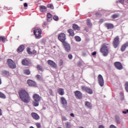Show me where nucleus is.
<instances>
[{
	"label": "nucleus",
	"mask_w": 128,
	"mask_h": 128,
	"mask_svg": "<svg viewBox=\"0 0 128 128\" xmlns=\"http://www.w3.org/2000/svg\"><path fill=\"white\" fill-rule=\"evenodd\" d=\"M18 94L22 102H24L25 104H28L30 102V97L26 90H22L19 92Z\"/></svg>",
	"instance_id": "1"
},
{
	"label": "nucleus",
	"mask_w": 128,
	"mask_h": 128,
	"mask_svg": "<svg viewBox=\"0 0 128 128\" xmlns=\"http://www.w3.org/2000/svg\"><path fill=\"white\" fill-rule=\"evenodd\" d=\"M34 101L32 102V104L34 106H38L39 102L42 100V97L38 94H34L33 95Z\"/></svg>",
	"instance_id": "2"
},
{
	"label": "nucleus",
	"mask_w": 128,
	"mask_h": 128,
	"mask_svg": "<svg viewBox=\"0 0 128 128\" xmlns=\"http://www.w3.org/2000/svg\"><path fill=\"white\" fill-rule=\"evenodd\" d=\"M100 52L103 54L104 56H108L110 52V50H108V46H106V44H104L101 47Z\"/></svg>",
	"instance_id": "3"
},
{
	"label": "nucleus",
	"mask_w": 128,
	"mask_h": 128,
	"mask_svg": "<svg viewBox=\"0 0 128 128\" xmlns=\"http://www.w3.org/2000/svg\"><path fill=\"white\" fill-rule=\"evenodd\" d=\"M34 34L36 36V38H42V29L38 28H34Z\"/></svg>",
	"instance_id": "4"
},
{
	"label": "nucleus",
	"mask_w": 128,
	"mask_h": 128,
	"mask_svg": "<svg viewBox=\"0 0 128 128\" xmlns=\"http://www.w3.org/2000/svg\"><path fill=\"white\" fill-rule=\"evenodd\" d=\"M120 36H116L113 40L112 44L114 48H116L120 46Z\"/></svg>",
	"instance_id": "5"
},
{
	"label": "nucleus",
	"mask_w": 128,
	"mask_h": 128,
	"mask_svg": "<svg viewBox=\"0 0 128 128\" xmlns=\"http://www.w3.org/2000/svg\"><path fill=\"white\" fill-rule=\"evenodd\" d=\"M58 39L62 44L64 42H66V34L64 33H60L58 35Z\"/></svg>",
	"instance_id": "6"
},
{
	"label": "nucleus",
	"mask_w": 128,
	"mask_h": 128,
	"mask_svg": "<svg viewBox=\"0 0 128 128\" xmlns=\"http://www.w3.org/2000/svg\"><path fill=\"white\" fill-rule=\"evenodd\" d=\"M7 64L10 68H16V63L12 59L8 60Z\"/></svg>",
	"instance_id": "7"
},
{
	"label": "nucleus",
	"mask_w": 128,
	"mask_h": 128,
	"mask_svg": "<svg viewBox=\"0 0 128 128\" xmlns=\"http://www.w3.org/2000/svg\"><path fill=\"white\" fill-rule=\"evenodd\" d=\"M81 88L83 92H86L90 94H93L92 90L88 86H82Z\"/></svg>",
	"instance_id": "8"
},
{
	"label": "nucleus",
	"mask_w": 128,
	"mask_h": 128,
	"mask_svg": "<svg viewBox=\"0 0 128 128\" xmlns=\"http://www.w3.org/2000/svg\"><path fill=\"white\" fill-rule=\"evenodd\" d=\"M64 48L67 52H70L71 48H70V44L68 43V42H64V43H62Z\"/></svg>",
	"instance_id": "9"
},
{
	"label": "nucleus",
	"mask_w": 128,
	"mask_h": 128,
	"mask_svg": "<svg viewBox=\"0 0 128 128\" xmlns=\"http://www.w3.org/2000/svg\"><path fill=\"white\" fill-rule=\"evenodd\" d=\"M114 66L115 68L119 70H122L123 68L122 64L120 62H116L114 63Z\"/></svg>",
	"instance_id": "10"
},
{
	"label": "nucleus",
	"mask_w": 128,
	"mask_h": 128,
	"mask_svg": "<svg viewBox=\"0 0 128 128\" xmlns=\"http://www.w3.org/2000/svg\"><path fill=\"white\" fill-rule=\"evenodd\" d=\"M22 66H28L32 64L26 58H25L22 60Z\"/></svg>",
	"instance_id": "11"
},
{
	"label": "nucleus",
	"mask_w": 128,
	"mask_h": 128,
	"mask_svg": "<svg viewBox=\"0 0 128 128\" xmlns=\"http://www.w3.org/2000/svg\"><path fill=\"white\" fill-rule=\"evenodd\" d=\"M104 26L108 30H112L114 28V26L112 23H105Z\"/></svg>",
	"instance_id": "12"
},
{
	"label": "nucleus",
	"mask_w": 128,
	"mask_h": 128,
	"mask_svg": "<svg viewBox=\"0 0 128 128\" xmlns=\"http://www.w3.org/2000/svg\"><path fill=\"white\" fill-rule=\"evenodd\" d=\"M74 94L76 98H78L79 100L82 98V92H80L76 90L74 92Z\"/></svg>",
	"instance_id": "13"
},
{
	"label": "nucleus",
	"mask_w": 128,
	"mask_h": 128,
	"mask_svg": "<svg viewBox=\"0 0 128 128\" xmlns=\"http://www.w3.org/2000/svg\"><path fill=\"white\" fill-rule=\"evenodd\" d=\"M48 64L50 66H52V68H56V62H54L52 60H48Z\"/></svg>",
	"instance_id": "14"
},
{
	"label": "nucleus",
	"mask_w": 128,
	"mask_h": 128,
	"mask_svg": "<svg viewBox=\"0 0 128 128\" xmlns=\"http://www.w3.org/2000/svg\"><path fill=\"white\" fill-rule=\"evenodd\" d=\"M27 83L30 86H36V83L34 80H28Z\"/></svg>",
	"instance_id": "15"
},
{
	"label": "nucleus",
	"mask_w": 128,
	"mask_h": 128,
	"mask_svg": "<svg viewBox=\"0 0 128 128\" xmlns=\"http://www.w3.org/2000/svg\"><path fill=\"white\" fill-rule=\"evenodd\" d=\"M32 116L34 118V120H40V116L36 112H32L31 114Z\"/></svg>",
	"instance_id": "16"
},
{
	"label": "nucleus",
	"mask_w": 128,
	"mask_h": 128,
	"mask_svg": "<svg viewBox=\"0 0 128 128\" xmlns=\"http://www.w3.org/2000/svg\"><path fill=\"white\" fill-rule=\"evenodd\" d=\"M128 46V42L122 45L120 48L121 52H124V50H126V48Z\"/></svg>",
	"instance_id": "17"
},
{
	"label": "nucleus",
	"mask_w": 128,
	"mask_h": 128,
	"mask_svg": "<svg viewBox=\"0 0 128 128\" xmlns=\"http://www.w3.org/2000/svg\"><path fill=\"white\" fill-rule=\"evenodd\" d=\"M61 103L63 106H66V104H68V102L66 101V100L64 97H61Z\"/></svg>",
	"instance_id": "18"
},
{
	"label": "nucleus",
	"mask_w": 128,
	"mask_h": 128,
	"mask_svg": "<svg viewBox=\"0 0 128 128\" xmlns=\"http://www.w3.org/2000/svg\"><path fill=\"white\" fill-rule=\"evenodd\" d=\"M24 46L21 45L18 48L17 50V52H24Z\"/></svg>",
	"instance_id": "19"
},
{
	"label": "nucleus",
	"mask_w": 128,
	"mask_h": 128,
	"mask_svg": "<svg viewBox=\"0 0 128 128\" xmlns=\"http://www.w3.org/2000/svg\"><path fill=\"white\" fill-rule=\"evenodd\" d=\"M68 32L69 34V36H74V30L72 29L68 30Z\"/></svg>",
	"instance_id": "20"
},
{
	"label": "nucleus",
	"mask_w": 128,
	"mask_h": 128,
	"mask_svg": "<svg viewBox=\"0 0 128 128\" xmlns=\"http://www.w3.org/2000/svg\"><path fill=\"white\" fill-rule=\"evenodd\" d=\"M47 20L48 22H50L52 20V15L50 13H48L47 15Z\"/></svg>",
	"instance_id": "21"
},
{
	"label": "nucleus",
	"mask_w": 128,
	"mask_h": 128,
	"mask_svg": "<svg viewBox=\"0 0 128 128\" xmlns=\"http://www.w3.org/2000/svg\"><path fill=\"white\" fill-rule=\"evenodd\" d=\"M58 94H60V96H64V89L62 88H59L58 90Z\"/></svg>",
	"instance_id": "22"
},
{
	"label": "nucleus",
	"mask_w": 128,
	"mask_h": 128,
	"mask_svg": "<svg viewBox=\"0 0 128 128\" xmlns=\"http://www.w3.org/2000/svg\"><path fill=\"white\" fill-rule=\"evenodd\" d=\"M72 28L74 30H80V28L76 24H73Z\"/></svg>",
	"instance_id": "23"
},
{
	"label": "nucleus",
	"mask_w": 128,
	"mask_h": 128,
	"mask_svg": "<svg viewBox=\"0 0 128 128\" xmlns=\"http://www.w3.org/2000/svg\"><path fill=\"white\" fill-rule=\"evenodd\" d=\"M40 10L42 12H46V7L44 6H40Z\"/></svg>",
	"instance_id": "24"
},
{
	"label": "nucleus",
	"mask_w": 128,
	"mask_h": 128,
	"mask_svg": "<svg viewBox=\"0 0 128 128\" xmlns=\"http://www.w3.org/2000/svg\"><path fill=\"white\" fill-rule=\"evenodd\" d=\"M115 120L116 124H120V116H115Z\"/></svg>",
	"instance_id": "25"
},
{
	"label": "nucleus",
	"mask_w": 128,
	"mask_h": 128,
	"mask_svg": "<svg viewBox=\"0 0 128 128\" xmlns=\"http://www.w3.org/2000/svg\"><path fill=\"white\" fill-rule=\"evenodd\" d=\"M85 106L89 108H92V104L88 101L85 102Z\"/></svg>",
	"instance_id": "26"
},
{
	"label": "nucleus",
	"mask_w": 128,
	"mask_h": 128,
	"mask_svg": "<svg viewBox=\"0 0 128 128\" xmlns=\"http://www.w3.org/2000/svg\"><path fill=\"white\" fill-rule=\"evenodd\" d=\"M64 124L66 128H72V124H70V122H66L64 123Z\"/></svg>",
	"instance_id": "27"
},
{
	"label": "nucleus",
	"mask_w": 128,
	"mask_h": 128,
	"mask_svg": "<svg viewBox=\"0 0 128 128\" xmlns=\"http://www.w3.org/2000/svg\"><path fill=\"white\" fill-rule=\"evenodd\" d=\"M36 68L38 70H40V72H44V68H42V66L40 65H38L36 66Z\"/></svg>",
	"instance_id": "28"
},
{
	"label": "nucleus",
	"mask_w": 128,
	"mask_h": 128,
	"mask_svg": "<svg viewBox=\"0 0 128 128\" xmlns=\"http://www.w3.org/2000/svg\"><path fill=\"white\" fill-rule=\"evenodd\" d=\"M87 26H92V22H90V20L88 19L86 21Z\"/></svg>",
	"instance_id": "29"
},
{
	"label": "nucleus",
	"mask_w": 128,
	"mask_h": 128,
	"mask_svg": "<svg viewBox=\"0 0 128 128\" xmlns=\"http://www.w3.org/2000/svg\"><path fill=\"white\" fill-rule=\"evenodd\" d=\"M3 76H10V72L6 70L2 72Z\"/></svg>",
	"instance_id": "30"
},
{
	"label": "nucleus",
	"mask_w": 128,
	"mask_h": 128,
	"mask_svg": "<svg viewBox=\"0 0 128 128\" xmlns=\"http://www.w3.org/2000/svg\"><path fill=\"white\" fill-rule=\"evenodd\" d=\"M24 74H26L27 76H28L30 74V70H24Z\"/></svg>",
	"instance_id": "31"
},
{
	"label": "nucleus",
	"mask_w": 128,
	"mask_h": 128,
	"mask_svg": "<svg viewBox=\"0 0 128 128\" xmlns=\"http://www.w3.org/2000/svg\"><path fill=\"white\" fill-rule=\"evenodd\" d=\"M98 84L100 86H104V80H99Z\"/></svg>",
	"instance_id": "32"
},
{
	"label": "nucleus",
	"mask_w": 128,
	"mask_h": 128,
	"mask_svg": "<svg viewBox=\"0 0 128 128\" xmlns=\"http://www.w3.org/2000/svg\"><path fill=\"white\" fill-rule=\"evenodd\" d=\"M0 98H6V96L2 92H0Z\"/></svg>",
	"instance_id": "33"
},
{
	"label": "nucleus",
	"mask_w": 128,
	"mask_h": 128,
	"mask_svg": "<svg viewBox=\"0 0 128 128\" xmlns=\"http://www.w3.org/2000/svg\"><path fill=\"white\" fill-rule=\"evenodd\" d=\"M74 38H75L76 42H80V40H82V39L78 36H75Z\"/></svg>",
	"instance_id": "34"
},
{
	"label": "nucleus",
	"mask_w": 128,
	"mask_h": 128,
	"mask_svg": "<svg viewBox=\"0 0 128 128\" xmlns=\"http://www.w3.org/2000/svg\"><path fill=\"white\" fill-rule=\"evenodd\" d=\"M119 16L120 15L118 14H114L112 15V18H118Z\"/></svg>",
	"instance_id": "35"
},
{
	"label": "nucleus",
	"mask_w": 128,
	"mask_h": 128,
	"mask_svg": "<svg viewBox=\"0 0 128 128\" xmlns=\"http://www.w3.org/2000/svg\"><path fill=\"white\" fill-rule=\"evenodd\" d=\"M98 80H104V78H102V76L101 74H99L98 76Z\"/></svg>",
	"instance_id": "36"
},
{
	"label": "nucleus",
	"mask_w": 128,
	"mask_h": 128,
	"mask_svg": "<svg viewBox=\"0 0 128 128\" xmlns=\"http://www.w3.org/2000/svg\"><path fill=\"white\" fill-rule=\"evenodd\" d=\"M48 8H51V10H54V5L52 4H48Z\"/></svg>",
	"instance_id": "37"
},
{
	"label": "nucleus",
	"mask_w": 128,
	"mask_h": 128,
	"mask_svg": "<svg viewBox=\"0 0 128 128\" xmlns=\"http://www.w3.org/2000/svg\"><path fill=\"white\" fill-rule=\"evenodd\" d=\"M0 40H2V42H6V38H4V37L0 36Z\"/></svg>",
	"instance_id": "38"
},
{
	"label": "nucleus",
	"mask_w": 128,
	"mask_h": 128,
	"mask_svg": "<svg viewBox=\"0 0 128 128\" xmlns=\"http://www.w3.org/2000/svg\"><path fill=\"white\" fill-rule=\"evenodd\" d=\"M26 52H28V54H32V52L30 51V48H27Z\"/></svg>",
	"instance_id": "39"
},
{
	"label": "nucleus",
	"mask_w": 128,
	"mask_h": 128,
	"mask_svg": "<svg viewBox=\"0 0 128 128\" xmlns=\"http://www.w3.org/2000/svg\"><path fill=\"white\" fill-rule=\"evenodd\" d=\"M63 64H64V60H60L59 62V66H62Z\"/></svg>",
	"instance_id": "40"
},
{
	"label": "nucleus",
	"mask_w": 128,
	"mask_h": 128,
	"mask_svg": "<svg viewBox=\"0 0 128 128\" xmlns=\"http://www.w3.org/2000/svg\"><path fill=\"white\" fill-rule=\"evenodd\" d=\"M53 19L54 20H58V16H54L53 17Z\"/></svg>",
	"instance_id": "41"
},
{
	"label": "nucleus",
	"mask_w": 128,
	"mask_h": 128,
	"mask_svg": "<svg viewBox=\"0 0 128 128\" xmlns=\"http://www.w3.org/2000/svg\"><path fill=\"white\" fill-rule=\"evenodd\" d=\"M36 78L37 80H42V76L39 74L36 75Z\"/></svg>",
	"instance_id": "42"
},
{
	"label": "nucleus",
	"mask_w": 128,
	"mask_h": 128,
	"mask_svg": "<svg viewBox=\"0 0 128 128\" xmlns=\"http://www.w3.org/2000/svg\"><path fill=\"white\" fill-rule=\"evenodd\" d=\"M118 2H120V4H124V0H119L118 1Z\"/></svg>",
	"instance_id": "43"
},
{
	"label": "nucleus",
	"mask_w": 128,
	"mask_h": 128,
	"mask_svg": "<svg viewBox=\"0 0 128 128\" xmlns=\"http://www.w3.org/2000/svg\"><path fill=\"white\" fill-rule=\"evenodd\" d=\"M62 120H64V121H66L68 120V118H66V117L64 116H62Z\"/></svg>",
	"instance_id": "44"
},
{
	"label": "nucleus",
	"mask_w": 128,
	"mask_h": 128,
	"mask_svg": "<svg viewBox=\"0 0 128 128\" xmlns=\"http://www.w3.org/2000/svg\"><path fill=\"white\" fill-rule=\"evenodd\" d=\"M32 54H36V50H34L32 52Z\"/></svg>",
	"instance_id": "45"
},
{
	"label": "nucleus",
	"mask_w": 128,
	"mask_h": 128,
	"mask_svg": "<svg viewBox=\"0 0 128 128\" xmlns=\"http://www.w3.org/2000/svg\"><path fill=\"white\" fill-rule=\"evenodd\" d=\"M48 90L50 96H54V94H52V90L51 89H49Z\"/></svg>",
	"instance_id": "46"
},
{
	"label": "nucleus",
	"mask_w": 128,
	"mask_h": 128,
	"mask_svg": "<svg viewBox=\"0 0 128 128\" xmlns=\"http://www.w3.org/2000/svg\"><path fill=\"white\" fill-rule=\"evenodd\" d=\"M68 58L70 60H72V54H69L68 55Z\"/></svg>",
	"instance_id": "47"
},
{
	"label": "nucleus",
	"mask_w": 128,
	"mask_h": 128,
	"mask_svg": "<svg viewBox=\"0 0 128 128\" xmlns=\"http://www.w3.org/2000/svg\"><path fill=\"white\" fill-rule=\"evenodd\" d=\"M36 126H37L38 128H40V123H36Z\"/></svg>",
	"instance_id": "48"
},
{
	"label": "nucleus",
	"mask_w": 128,
	"mask_h": 128,
	"mask_svg": "<svg viewBox=\"0 0 128 128\" xmlns=\"http://www.w3.org/2000/svg\"><path fill=\"white\" fill-rule=\"evenodd\" d=\"M122 114H128V110H126V111H122Z\"/></svg>",
	"instance_id": "49"
},
{
	"label": "nucleus",
	"mask_w": 128,
	"mask_h": 128,
	"mask_svg": "<svg viewBox=\"0 0 128 128\" xmlns=\"http://www.w3.org/2000/svg\"><path fill=\"white\" fill-rule=\"evenodd\" d=\"M110 128H116V126H114V125L112 124L110 126Z\"/></svg>",
	"instance_id": "50"
},
{
	"label": "nucleus",
	"mask_w": 128,
	"mask_h": 128,
	"mask_svg": "<svg viewBox=\"0 0 128 128\" xmlns=\"http://www.w3.org/2000/svg\"><path fill=\"white\" fill-rule=\"evenodd\" d=\"M24 8H28V3H24Z\"/></svg>",
	"instance_id": "51"
},
{
	"label": "nucleus",
	"mask_w": 128,
	"mask_h": 128,
	"mask_svg": "<svg viewBox=\"0 0 128 128\" xmlns=\"http://www.w3.org/2000/svg\"><path fill=\"white\" fill-rule=\"evenodd\" d=\"M70 116H72V118H74V113H71Z\"/></svg>",
	"instance_id": "52"
},
{
	"label": "nucleus",
	"mask_w": 128,
	"mask_h": 128,
	"mask_svg": "<svg viewBox=\"0 0 128 128\" xmlns=\"http://www.w3.org/2000/svg\"><path fill=\"white\" fill-rule=\"evenodd\" d=\"M99 22H100L101 24L104 22V19H100L99 21Z\"/></svg>",
	"instance_id": "53"
},
{
	"label": "nucleus",
	"mask_w": 128,
	"mask_h": 128,
	"mask_svg": "<svg viewBox=\"0 0 128 128\" xmlns=\"http://www.w3.org/2000/svg\"><path fill=\"white\" fill-rule=\"evenodd\" d=\"M96 52H94L92 53V56H96Z\"/></svg>",
	"instance_id": "54"
},
{
	"label": "nucleus",
	"mask_w": 128,
	"mask_h": 128,
	"mask_svg": "<svg viewBox=\"0 0 128 128\" xmlns=\"http://www.w3.org/2000/svg\"><path fill=\"white\" fill-rule=\"evenodd\" d=\"M0 116H2V111L1 108H0Z\"/></svg>",
	"instance_id": "55"
},
{
	"label": "nucleus",
	"mask_w": 128,
	"mask_h": 128,
	"mask_svg": "<svg viewBox=\"0 0 128 128\" xmlns=\"http://www.w3.org/2000/svg\"><path fill=\"white\" fill-rule=\"evenodd\" d=\"M98 128H104V127L102 125H100Z\"/></svg>",
	"instance_id": "56"
},
{
	"label": "nucleus",
	"mask_w": 128,
	"mask_h": 128,
	"mask_svg": "<svg viewBox=\"0 0 128 128\" xmlns=\"http://www.w3.org/2000/svg\"><path fill=\"white\" fill-rule=\"evenodd\" d=\"M96 16H100V14L99 13H96Z\"/></svg>",
	"instance_id": "57"
},
{
	"label": "nucleus",
	"mask_w": 128,
	"mask_h": 128,
	"mask_svg": "<svg viewBox=\"0 0 128 128\" xmlns=\"http://www.w3.org/2000/svg\"><path fill=\"white\" fill-rule=\"evenodd\" d=\"M0 84H2V80H0Z\"/></svg>",
	"instance_id": "58"
},
{
	"label": "nucleus",
	"mask_w": 128,
	"mask_h": 128,
	"mask_svg": "<svg viewBox=\"0 0 128 128\" xmlns=\"http://www.w3.org/2000/svg\"><path fill=\"white\" fill-rule=\"evenodd\" d=\"M80 128H84L83 126H80Z\"/></svg>",
	"instance_id": "59"
},
{
	"label": "nucleus",
	"mask_w": 128,
	"mask_h": 128,
	"mask_svg": "<svg viewBox=\"0 0 128 128\" xmlns=\"http://www.w3.org/2000/svg\"><path fill=\"white\" fill-rule=\"evenodd\" d=\"M126 2L127 4H128V0H126Z\"/></svg>",
	"instance_id": "60"
},
{
	"label": "nucleus",
	"mask_w": 128,
	"mask_h": 128,
	"mask_svg": "<svg viewBox=\"0 0 128 128\" xmlns=\"http://www.w3.org/2000/svg\"><path fill=\"white\" fill-rule=\"evenodd\" d=\"M20 0V2H22V0Z\"/></svg>",
	"instance_id": "61"
},
{
	"label": "nucleus",
	"mask_w": 128,
	"mask_h": 128,
	"mask_svg": "<svg viewBox=\"0 0 128 128\" xmlns=\"http://www.w3.org/2000/svg\"><path fill=\"white\" fill-rule=\"evenodd\" d=\"M30 80V79H29V80Z\"/></svg>",
	"instance_id": "62"
},
{
	"label": "nucleus",
	"mask_w": 128,
	"mask_h": 128,
	"mask_svg": "<svg viewBox=\"0 0 128 128\" xmlns=\"http://www.w3.org/2000/svg\"><path fill=\"white\" fill-rule=\"evenodd\" d=\"M0 80H2V79L0 78Z\"/></svg>",
	"instance_id": "63"
}]
</instances>
